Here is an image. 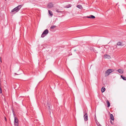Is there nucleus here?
Returning a JSON list of instances; mask_svg holds the SVG:
<instances>
[{
  "label": "nucleus",
  "instance_id": "1",
  "mask_svg": "<svg viewBox=\"0 0 126 126\" xmlns=\"http://www.w3.org/2000/svg\"><path fill=\"white\" fill-rule=\"evenodd\" d=\"M22 5H19L17 7H16L13 9H12L11 11L12 12H13L15 11L16 12H17L19 11L22 6Z\"/></svg>",
  "mask_w": 126,
  "mask_h": 126
},
{
  "label": "nucleus",
  "instance_id": "2",
  "mask_svg": "<svg viewBox=\"0 0 126 126\" xmlns=\"http://www.w3.org/2000/svg\"><path fill=\"white\" fill-rule=\"evenodd\" d=\"M48 32V31L47 29H46L42 33L41 35V37L42 38L44 37L47 34Z\"/></svg>",
  "mask_w": 126,
  "mask_h": 126
},
{
  "label": "nucleus",
  "instance_id": "3",
  "mask_svg": "<svg viewBox=\"0 0 126 126\" xmlns=\"http://www.w3.org/2000/svg\"><path fill=\"white\" fill-rule=\"evenodd\" d=\"M84 118L85 121H87L88 120V115L87 113H86L84 116Z\"/></svg>",
  "mask_w": 126,
  "mask_h": 126
},
{
  "label": "nucleus",
  "instance_id": "4",
  "mask_svg": "<svg viewBox=\"0 0 126 126\" xmlns=\"http://www.w3.org/2000/svg\"><path fill=\"white\" fill-rule=\"evenodd\" d=\"M53 5L52 3H48L47 5V7L48 8H50L53 7Z\"/></svg>",
  "mask_w": 126,
  "mask_h": 126
},
{
  "label": "nucleus",
  "instance_id": "5",
  "mask_svg": "<svg viewBox=\"0 0 126 126\" xmlns=\"http://www.w3.org/2000/svg\"><path fill=\"white\" fill-rule=\"evenodd\" d=\"M18 123V119L16 117H15L14 118V123Z\"/></svg>",
  "mask_w": 126,
  "mask_h": 126
},
{
  "label": "nucleus",
  "instance_id": "6",
  "mask_svg": "<svg viewBox=\"0 0 126 126\" xmlns=\"http://www.w3.org/2000/svg\"><path fill=\"white\" fill-rule=\"evenodd\" d=\"M113 71V69H108L107 71V73H107V72H109V74L111 73Z\"/></svg>",
  "mask_w": 126,
  "mask_h": 126
},
{
  "label": "nucleus",
  "instance_id": "7",
  "mask_svg": "<svg viewBox=\"0 0 126 126\" xmlns=\"http://www.w3.org/2000/svg\"><path fill=\"white\" fill-rule=\"evenodd\" d=\"M118 71L120 73H123V70L121 69H119L118 70Z\"/></svg>",
  "mask_w": 126,
  "mask_h": 126
},
{
  "label": "nucleus",
  "instance_id": "8",
  "mask_svg": "<svg viewBox=\"0 0 126 126\" xmlns=\"http://www.w3.org/2000/svg\"><path fill=\"white\" fill-rule=\"evenodd\" d=\"M106 103L108 106V107H109L110 106V103L109 101L108 100H107L106 101Z\"/></svg>",
  "mask_w": 126,
  "mask_h": 126
},
{
  "label": "nucleus",
  "instance_id": "9",
  "mask_svg": "<svg viewBox=\"0 0 126 126\" xmlns=\"http://www.w3.org/2000/svg\"><path fill=\"white\" fill-rule=\"evenodd\" d=\"M48 12L49 14L51 16H52L53 15L51 11L49 10L48 11Z\"/></svg>",
  "mask_w": 126,
  "mask_h": 126
},
{
  "label": "nucleus",
  "instance_id": "10",
  "mask_svg": "<svg viewBox=\"0 0 126 126\" xmlns=\"http://www.w3.org/2000/svg\"><path fill=\"white\" fill-rule=\"evenodd\" d=\"M71 6V4L68 5L64 7V8H70Z\"/></svg>",
  "mask_w": 126,
  "mask_h": 126
},
{
  "label": "nucleus",
  "instance_id": "11",
  "mask_svg": "<svg viewBox=\"0 0 126 126\" xmlns=\"http://www.w3.org/2000/svg\"><path fill=\"white\" fill-rule=\"evenodd\" d=\"M110 118L113 121L114 120V118L113 115L112 114H111L110 115Z\"/></svg>",
  "mask_w": 126,
  "mask_h": 126
},
{
  "label": "nucleus",
  "instance_id": "12",
  "mask_svg": "<svg viewBox=\"0 0 126 126\" xmlns=\"http://www.w3.org/2000/svg\"><path fill=\"white\" fill-rule=\"evenodd\" d=\"M77 7L79 9H81L82 8V7L81 5H78L77 6Z\"/></svg>",
  "mask_w": 126,
  "mask_h": 126
},
{
  "label": "nucleus",
  "instance_id": "13",
  "mask_svg": "<svg viewBox=\"0 0 126 126\" xmlns=\"http://www.w3.org/2000/svg\"><path fill=\"white\" fill-rule=\"evenodd\" d=\"M117 45L118 46H122V43L120 42H117Z\"/></svg>",
  "mask_w": 126,
  "mask_h": 126
},
{
  "label": "nucleus",
  "instance_id": "14",
  "mask_svg": "<svg viewBox=\"0 0 126 126\" xmlns=\"http://www.w3.org/2000/svg\"><path fill=\"white\" fill-rule=\"evenodd\" d=\"M104 57L106 58H109L110 57V56L108 55H104Z\"/></svg>",
  "mask_w": 126,
  "mask_h": 126
},
{
  "label": "nucleus",
  "instance_id": "15",
  "mask_svg": "<svg viewBox=\"0 0 126 126\" xmlns=\"http://www.w3.org/2000/svg\"><path fill=\"white\" fill-rule=\"evenodd\" d=\"M105 90V88L104 87H102L101 88V91L102 93L104 92Z\"/></svg>",
  "mask_w": 126,
  "mask_h": 126
},
{
  "label": "nucleus",
  "instance_id": "16",
  "mask_svg": "<svg viewBox=\"0 0 126 126\" xmlns=\"http://www.w3.org/2000/svg\"><path fill=\"white\" fill-rule=\"evenodd\" d=\"M107 73V71H106L105 73V76H107L109 75V72H108Z\"/></svg>",
  "mask_w": 126,
  "mask_h": 126
},
{
  "label": "nucleus",
  "instance_id": "17",
  "mask_svg": "<svg viewBox=\"0 0 126 126\" xmlns=\"http://www.w3.org/2000/svg\"><path fill=\"white\" fill-rule=\"evenodd\" d=\"M121 77L124 80H126V77H123L122 75L121 76Z\"/></svg>",
  "mask_w": 126,
  "mask_h": 126
},
{
  "label": "nucleus",
  "instance_id": "18",
  "mask_svg": "<svg viewBox=\"0 0 126 126\" xmlns=\"http://www.w3.org/2000/svg\"><path fill=\"white\" fill-rule=\"evenodd\" d=\"M56 26H51L50 28L52 29H53L54 28H55L56 27Z\"/></svg>",
  "mask_w": 126,
  "mask_h": 126
},
{
  "label": "nucleus",
  "instance_id": "19",
  "mask_svg": "<svg viewBox=\"0 0 126 126\" xmlns=\"http://www.w3.org/2000/svg\"><path fill=\"white\" fill-rule=\"evenodd\" d=\"M48 111L49 112H50V114L51 113V112L52 111V110H51V108L48 109Z\"/></svg>",
  "mask_w": 126,
  "mask_h": 126
},
{
  "label": "nucleus",
  "instance_id": "20",
  "mask_svg": "<svg viewBox=\"0 0 126 126\" xmlns=\"http://www.w3.org/2000/svg\"><path fill=\"white\" fill-rule=\"evenodd\" d=\"M18 123H14L15 126H18Z\"/></svg>",
  "mask_w": 126,
  "mask_h": 126
},
{
  "label": "nucleus",
  "instance_id": "21",
  "mask_svg": "<svg viewBox=\"0 0 126 126\" xmlns=\"http://www.w3.org/2000/svg\"><path fill=\"white\" fill-rule=\"evenodd\" d=\"M95 18V17L93 15H91V18Z\"/></svg>",
  "mask_w": 126,
  "mask_h": 126
},
{
  "label": "nucleus",
  "instance_id": "22",
  "mask_svg": "<svg viewBox=\"0 0 126 126\" xmlns=\"http://www.w3.org/2000/svg\"><path fill=\"white\" fill-rule=\"evenodd\" d=\"M97 124L98 126H102L99 123H97Z\"/></svg>",
  "mask_w": 126,
  "mask_h": 126
},
{
  "label": "nucleus",
  "instance_id": "23",
  "mask_svg": "<svg viewBox=\"0 0 126 126\" xmlns=\"http://www.w3.org/2000/svg\"><path fill=\"white\" fill-rule=\"evenodd\" d=\"M56 11L58 13H60L61 12V11H59L58 10H57Z\"/></svg>",
  "mask_w": 126,
  "mask_h": 126
},
{
  "label": "nucleus",
  "instance_id": "24",
  "mask_svg": "<svg viewBox=\"0 0 126 126\" xmlns=\"http://www.w3.org/2000/svg\"><path fill=\"white\" fill-rule=\"evenodd\" d=\"M87 17L88 18H91V15L90 16H87Z\"/></svg>",
  "mask_w": 126,
  "mask_h": 126
},
{
  "label": "nucleus",
  "instance_id": "25",
  "mask_svg": "<svg viewBox=\"0 0 126 126\" xmlns=\"http://www.w3.org/2000/svg\"><path fill=\"white\" fill-rule=\"evenodd\" d=\"M47 106L48 107V109H50V107L48 105V104H47Z\"/></svg>",
  "mask_w": 126,
  "mask_h": 126
},
{
  "label": "nucleus",
  "instance_id": "26",
  "mask_svg": "<svg viewBox=\"0 0 126 126\" xmlns=\"http://www.w3.org/2000/svg\"><path fill=\"white\" fill-rule=\"evenodd\" d=\"M4 118H5V121H7V119H6V117H4Z\"/></svg>",
  "mask_w": 126,
  "mask_h": 126
},
{
  "label": "nucleus",
  "instance_id": "27",
  "mask_svg": "<svg viewBox=\"0 0 126 126\" xmlns=\"http://www.w3.org/2000/svg\"><path fill=\"white\" fill-rule=\"evenodd\" d=\"M0 61L1 62V58L0 56Z\"/></svg>",
  "mask_w": 126,
  "mask_h": 126
},
{
  "label": "nucleus",
  "instance_id": "28",
  "mask_svg": "<svg viewBox=\"0 0 126 126\" xmlns=\"http://www.w3.org/2000/svg\"><path fill=\"white\" fill-rule=\"evenodd\" d=\"M111 124H112V121H111Z\"/></svg>",
  "mask_w": 126,
  "mask_h": 126
},
{
  "label": "nucleus",
  "instance_id": "29",
  "mask_svg": "<svg viewBox=\"0 0 126 126\" xmlns=\"http://www.w3.org/2000/svg\"><path fill=\"white\" fill-rule=\"evenodd\" d=\"M15 75H17V74H16V73H15Z\"/></svg>",
  "mask_w": 126,
  "mask_h": 126
},
{
  "label": "nucleus",
  "instance_id": "30",
  "mask_svg": "<svg viewBox=\"0 0 126 126\" xmlns=\"http://www.w3.org/2000/svg\"><path fill=\"white\" fill-rule=\"evenodd\" d=\"M5 1L6 0H5Z\"/></svg>",
  "mask_w": 126,
  "mask_h": 126
}]
</instances>
